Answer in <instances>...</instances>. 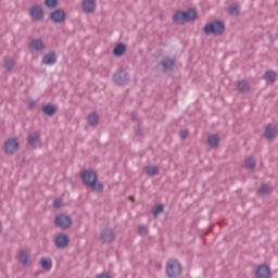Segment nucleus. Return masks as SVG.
<instances>
[{
	"mask_svg": "<svg viewBox=\"0 0 278 278\" xmlns=\"http://www.w3.org/2000/svg\"><path fill=\"white\" fill-rule=\"evenodd\" d=\"M80 179L86 188H91L93 192L101 194L103 185L99 182V174L94 169H85L80 173Z\"/></svg>",
	"mask_w": 278,
	"mask_h": 278,
	"instance_id": "obj_1",
	"label": "nucleus"
},
{
	"mask_svg": "<svg viewBox=\"0 0 278 278\" xmlns=\"http://www.w3.org/2000/svg\"><path fill=\"white\" fill-rule=\"evenodd\" d=\"M197 18H199L197 8H189L187 11H176L173 15V22L176 25H186V23H192Z\"/></svg>",
	"mask_w": 278,
	"mask_h": 278,
	"instance_id": "obj_2",
	"label": "nucleus"
},
{
	"mask_svg": "<svg viewBox=\"0 0 278 278\" xmlns=\"http://www.w3.org/2000/svg\"><path fill=\"white\" fill-rule=\"evenodd\" d=\"M205 36H223L225 34V22L222 20H215L211 23H206L203 27Z\"/></svg>",
	"mask_w": 278,
	"mask_h": 278,
	"instance_id": "obj_3",
	"label": "nucleus"
},
{
	"mask_svg": "<svg viewBox=\"0 0 278 278\" xmlns=\"http://www.w3.org/2000/svg\"><path fill=\"white\" fill-rule=\"evenodd\" d=\"M165 273L169 278L181 277L184 274V266L177 258H168L165 266Z\"/></svg>",
	"mask_w": 278,
	"mask_h": 278,
	"instance_id": "obj_4",
	"label": "nucleus"
},
{
	"mask_svg": "<svg viewBox=\"0 0 278 278\" xmlns=\"http://www.w3.org/2000/svg\"><path fill=\"white\" fill-rule=\"evenodd\" d=\"M54 225L56 227H60V229H70V227L73 225V218L71 217V215L61 213L55 216Z\"/></svg>",
	"mask_w": 278,
	"mask_h": 278,
	"instance_id": "obj_5",
	"label": "nucleus"
},
{
	"mask_svg": "<svg viewBox=\"0 0 278 278\" xmlns=\"http://www.w3.org/2000/svg\"><path fill=\"white\" fill-rule=\"evenodd\" d=\"M113 81L116 86H127L129 84V73L121 68L113 74Z\"/></svg>",
	"mask_w": 278,
	"mask_h": 278,
	"instance_id": "obj_6",
	"label": "nucleus"
},
{
	"mask_svg": "<svg viewBox=\"0 0 278 278\" xmlns=\"http://www.w3.org/2000/svg\"><path fill=\"white\" fill-rule=\"evenodd\" d=\"M20 147L21 146L18 143V140H16V138H9L4 142L3 151L7 155H14V153L18 151Z\"/></svg>",
	"mask_w": 278,
	"mask_h": 278,
	"instance_id": "obj_7",
	"label": "nucleus"
},
{
	"mask_svg": "<svg viewBox=\"0 0 278 278\" xmlns=\"http://www.w3.org/2000/svg\"><path fill=\"white\" fill-rule=\"evenodd\" d=\"M50 21L56 24L64 23V21H66V11H64V9H56L52 11L50 13Z\"/></svg>",
	"mask_w": 278,
	"mask_h": 278,
	"instance_id": "obj_8",
	"label": "nucleus"
},
{
	"mask_svg": "<svg viewBox=\"0 0 278 278\" xmlns=\"http://www.w3.org/2000/svg\"><path fill=\"white\" fill-rule=\"evenodd\" d=\"M271 276L270 267L267 264L258 265L254 274L255 278H270Z\"/></svg>",
	"mask_w": 278,
	"mask_h": 278,
	"instance_id": "obj_9",
	"label": "nucleus"
},
{
	"mask_svg": "<svg viewBox=\"0 0 278 278\" xmlns=\"http://www.w3.org/2000/svg\"><path fill=\"white\" fill-rule=\"evenodd\" d=\"M29 14H30L33 21L40 22L45 18V10L42 9V7H40L38 4L33 5L30 8Z\"/></svg>",
	"mask_w": 278,
	"mask_h": 278,
	"instance_id": "obj_10",
	"label": "nucleus"
},
{
	"mask_svg": "<svg viewBox=\"0 0 278 278\" xmlns=\"http://www.w3.org/2000/svg\"><path fill=\"white\" fill-rule=\"evenodd\" d=\"M176 60L170 59L169 56L163 58L160 62V66H163V73H173L175 71Z\"/></svg>",
	"mask_w": 278,
	"mask_h": 278,
	"instance_id": "obj_11",
	"label": "nucleus"
},
{
	"mask_svg": "<svg viewBox=\"0 0 278 278\" xmlns=\"http://www.w3.org/2000/svg\"><path fill=\"white\" fill-rule=\"evenodd\" d=\"M100 240L102 244H112L114 242V230L112 228H105L100 233Z\"/></svg>",
	"mask_w": 278,
	"mask_h": 278,
	"instance_id": "obj_12",
	"label": "nucleus"
},
{
	"mask_svg": "<svg viewBox=\"0 0 278 278\" xmlns=\"http://www.w3.org/2000/svg\"><path fill=\"white\" fill-rule=\"evenodd\" d=\"M68 242H71V239L66 233H59L54 239L56 249H66V247H68Z\"/></svg>",
	"mask_w": 278,
	"mask_h": 278,
	"instance_id": "obj_13",
	"label": "nucleus"
},
{
	"mask_svg": "<svg viewBox=\"0 0 278 278\" xmlns=\"http://www.w3.org/2000/svg\"><path fill=\"white\" fill-rule=\"evenodd\" d=\"M47 48L42 38L31 39L28 43V49H33V51H38L42 53V50Z\"/></svg>",
	"mask_w": 278,
	"mask_h": 278,
	"instance_id": "obj_14",
	"label": "nucleus"
},
{
	"mask_svg": "<svg viewBox=\"0 0 278 278\" xmlns=\"http://www.w3.org/2000/svg\"><path fill=\"white\" fill-rule=\"evenodd\" d=\"M278 129L277 126H273V124H268L265 128L264 137L269 142H273L277 138Z\"/></svg>",
	"mask_w": 278,
	"mask_h": 278,
	"instance_id": "obj_15",
	"label": "nucleus"
},
{
	"mask_svg": "<svg viewBox=\"0 0 278 278\" xmlns=\"http://www.w3.org/2000/svg\"><path fill=\"white\" fill-rule=\"evenodd\" d=\"M27 144L31 147V149H38L40 147V134L39 132H31L27 137Z\"/></svg>",
	"mask_w": 278,
	"mask_h": 278,
	"instance_id": "obj_16",
	"label": "nucleus"
},
{
	"mask_svg": "<svg viewBox=\"0 0 278 278\" xmlns=\"http://www.w3.org/2000/svg\"><path fill=\"white\" fill-rule=\"evenodd\" d=\"M18 262L23 264L24 266H31V254L29 253V250H20L18 251Z\"/></svg>",
	"mask_w": 278,
	"mask_h": 278,
	"instance_id": "obj_17",
	"label": "nucleus"
},
{
	"mask_svg": "<svg viewBox=\"0 0 278 278\" xmlns=\"http://www.w3.org/2000/svg\"><path fill=\"white\" fill-rule=\"evenodd\" d=\"M81 8H83V12H86L87 14H91V12H94V10H97V1L84 0Z\"/></svg>",
	"mask_w": 278,
	"mask_h": 278,
	"instance_id": "obj_18",
	"label": "nucleus"
},
{
	"mask_svg": "<svg viewBox=\"0 0 278 278\" xmlns=\"http://www.w3.org/2000/svg\"><path fill=\"white\" fill-rule=\"evenodd\" d=\"M58 62V55L55 54V51H51L43 55L42 58V64H46V66H53Z\"/></svg>",
	"mask_w": 278,
	"mask_h": 278,
	"instance_id": "obj_19",
	"label": "nucleus"
},
{
	"mask_svg": "<svg viewBox=\"0 0 278 278\" xmlns=\"http://www.w3.org/2000/svg\"><path fill=\"white\" fill-rule=\"evenodd\" d=\"M41 112L46 114V116H55L58 106L55 104L47 103L42 105Z\"/></svg>",
	"mask_w": 278,
	"mask_h": 278,
	"instance_id": "obj_20",
	"label": "nucleus"
},
{
	"mask_svg": "<svg viewBox=\"0 0 278 278\" xmlns=\"http://www.w3.org/2000/svg\"><path fill=\"white\" fill-rule=\"evenodd\" d=\"M124 53H127V45L123 42L117 43L113 49V55L115 58H123Z\"/></svg>",
	"mask_w": 278,
	"mask_h": 278,
	"instance_id": "obj_21",
	"label": "nucleus"
},
{
	"mask_svg": "<svg viewBox=\"0 0 278 278\" xmlns=\"http://www.w3.org/2000/svg\"><path fill=\"white\" fill-rule=\"evenodd\" d=\"M237 89L239 92L247 94L251 91V85H249V81L247 80H240L237 85Z\"/></svg>",
	"mask_w": 278,
	"mask_h": 278,
	"instance_id": "obj_22",
	"label": "nucleus"
},
{
	"mask_svg": "<svg viewBox=\"0 0 278 278\" xmlns=\"http://www.w3.org/2000/svg\"><path fill=\"white\" fill-rule=\"evenodd\" d=\"M207 144L211 149H216V147L220 144V137H218V135H210L207 137Z\"/></svg>",
	"mask_w": 278,
	"mask_h": 278,
	"instance_id": "obj_23",
	"label": "nucleus"
},
{
	"mask_svg": "<svg viewBox=\"0 0 278 278\" xmlns=\"http://www.w3.org/2000/svg\"><path fill=\"white\" fill-rule=\"evenodd\" d=\"M263 79H265L267 84H275V81H277V73H275L273 70H269L264 74Z\"/></svg>",
	"mask_w": 278,
	"mask_h": 278,
	"instance_id": "obj_24",
	"label": "nucleus"
},
{
	"mask_svg": "<svg viewBox=\"0 0 278 278\" xmlns=\"http://www.w3.org/2000/svg\"><path fill=\"white\" fill-rule=\"evenodd\" d=\"M39 264L43 270H51V268H53V261H51V257H42L39 261Z\"/></svg>",
	"mask_w": 278,
	"mask_h": 278,
	"instance_id": "obj_25",
	"label": "nucleus"
},
{
	"mask_svg": "<svg viewBox=\"0 0 278 278\" xmlns=\"http://www.w3.org/2000/svg\"><path fill=\"white\" fill-rule=\"evenodd\" d=\"M87 122L91 127H97L99 125V114L97 112H92L87 116Z\"/></svg>",
	"mask_w": 278,
	"mask_h": 278,
	"instance_id": "obj_26",
	"label": "nucleus"
},
{
	"mask_svg": "<svg viewBox=\"0 0 278 278\" xmlns=\"http://www.w3.org/2000/svg\"><path fill=\"white\" fill-rule=\"evenodd\" d=\"M146 173L149 177H155V175H160V168L157 166L149 165L146 167Z\"/></svg>",
	"mask_w": 278,
	"mask_h": 278,
	"instance_id": "obj_27",
	"label": "nucleus"
},
{
	"mask_svg": "<svg viewBox=\"0 0 278 278\" xmlns=\"http://www.w3.org/2000/svg\"><path fill=\"white\" fill-rule=\"evenodd\" d=\"M230 16H240V4H231L228 9Z\"/></svg>",
	"mask_w": 278,
	"mask_h": 278,
	"instance_id": "obj_28",
	"label": "nucleus"
},
{
	"mask_svg": "<svg viewBox=\"0 0 278 278\" xmlns=\"http://www.w3.org/2000/svg\"><path fill=\"white\" fill-rule=\"evenodd\" d=\"M270 192H273V189L266 184H262L257 189V193L262 195L270 194Z\"/></svg>",
	"mask_w": 278,
	"mask_h": 278,
	"instance_id": "obj_29",
	"label": "nucleus"
},
{
	"mask_svg": "<svg viewBox=\"0 0 278 278\" xmlns=\"http://www.w3.org/2000/svg\"><path fill=\"white\" fill-rule=\"evenodd\" d=\"M45 5L49 10H55L60 5V0H45Z\"/></svg>",
	"mask_w": 278,
	"mask_h": 278,
	"instance_id": "obj_30",
	"label": "nucleus"
},
{
	"mask_svg": "<svg viewBox=\"0 0 278 278\" xmlns=\"http://www.w3.org/2000/svg\"><path fill=\"white\" fill-rule=\"evenodd\" d=\"M15 65L16 64L14 63L13 59L4 58V66L8 71V73H10L14 68Z\"/></svg>",
	"mask_w": 278,
	"mask_h": 278,
	"instance_id": "obj_31",
	"label": "nucleus"
},
{
	"mask_svg": "<svg viewBox=\"0 0 278 278\" xmlns=\"http://www.w3.org/2000/svg\"><path fill=\"white\" fill-rule=\"evenodd\" d=\"M257 165V161H255L253 157H249L245 160V168L253 170L255 166Z\"/></svg>",
	"mask_w": 278,
	"mask_h": 278,
	"instance_id": "obj_32",
	"label": "nucleus"
},
{
	"mask_svg": "<svg viewBox=\"0 0 278 278\" xmlns=\"http://www.w3.org/2000/svg\"><path fill=\"white\" fill-rule=\"evenodd\" d=\"M153 216H160V214H164V204H156L152 210Z\"/></svg>",
	"mask_w": 278,
	"mask_h": 278,
	"instance_id": "obj_33",
	"label": "nucleus"
},
{
	"mask_svg": "<svg viewBox=\"0 0 278 278\" xmlns=\"http://www.w3.org/2000/svg\"><path fill=\"white\" fill-rule=\"evenodd\" d=\"M137 231H138L139 236H147V233H149V229L144 225L138 226Z\"/></svg>",
	"mask_w": 278,
	"mask_h": 278,
	"instance_id": "obj_34",
	"label": "nucleus"
},
{
	"mask_svg": "<svg viewBox=\"0 0 278 278\" xmlns=\"http://www.w3.org/2000/svg\"><path fill=\"white\" fill-rule=\"evenodd\" d=\"M52 206L54 207V210H60V207H62V200L56 199L53 201Z\"/></svg>",
	"mask_w": 278,
	"mask_h": 278,
	"instance_id": "obj_35",
	"label": "nucleus"
},
{
	"mask_svg": "<svg viewBox=\"0 0 278 278\" xmlns=\"http://www.w3.org/2000/svg\"><path fill=\"white\" fill-rule=\"evenodd\" d=\"M130 121H132V123H139L140 122V117H138V114L131 113L130 114Z\"/></svg>",
	"mask_w": 278,
	"mask_h": 278,
	"instance_id": "obj_36",
	"label": "nucleus"
},
{
	"mask_svg": "<svg viewBox=\"0 0 278 278\" xmlns=\"http://www.w3.org/2000/svg\"><path fill=\"white\" fill-rule=\"evenodd\" d=\"M188 134H189L188 129L181 130L179 134L181 140H186V138H188Z\"/></svg>",
	"mask_w": 278,
	"mask_h": 278,
	"instance_id": "obj_37",
	"label": "nucleus"
},
{
	"mask_svg": "<svg viewBox=\"0 0 278 278\" xmlns=\"http://www.w3.org/2000/svg\"><path fill=\"white\" fill-rule=\"evenodd\" d=\"M34 108H36V101H30L28 103V110H34Z\"/></svg>",
	"mask_w": 278,
	"mask_h": 278,
	"instance_id": "obj_38",
	"label": "nucleus"
},
{
	"mask_svg": "<svg viewBox=\"0 0 278 278\" xmlns=\"http://www.w3.org/2000/svg\"><path fill=\"white\" fill-rule=\"evenodd\" d=\"M136 136H142V128L138 127L135 129Z\"/></svg>",
	"mask_w": 278,
	"mask_h": 278,
	"instance_id": "obj_39",
	"label": "nucleus"
},
{
	"mask_svg": "<svg viewBox=\"0 0 278 278\" xmlns=\"http://www.w3.org/2000/svg\"><path fill=\"white\" fill-rule=\"evenodd\" d=\"M129 200H130V201H136V198L129 197Z\"/></svg>",
	"mask_w": 278,
	"mask_h": 278,
	"instance_id": "obj_40",
	"label": "nucleus"
},
{
	"mask_svg": "<svg viewBox=\"0 0 278 278\" xmlns=\"http://www.w3.org/2000/svg\"><path fill=\"white\" fill-rule=\"evenodd\" d=\"M3 229H1V222H0V233H2Z\"/></svg>",
	"mask_w": 278,
	"mask_h": 278,
	"instance_id": "obj_41",
	"label": "nucleus"
}]
</instances>
